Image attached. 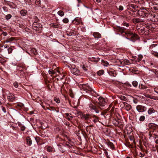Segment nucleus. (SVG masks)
I'll list each match as a JSON object with an SVG mask.
<instances>
[{
	"mask_svg": "<svg viewBox=\"0 0 158 158\" xmlns=\"http://www.w3.org/2000/svg\"><path fill=\"white\" fill-rule=\"evenodd\" d=\"M157 46V44H152L150 46L151 48H154L156 46Z\"/></svg>",
	"mask_w": 158,
	"mask_h": 158,
	"instance_id": "obj_55",
	"label": "nucleus"
},
{
	"mask_svg": "<svg viewBox=\"0 0 158 158\" xmlns=\"http://www.w3.org/2000/svg\"><path fill=\"white\" fill-rule=\"evenodd\" d=\"M53 149L52 148L51 146H48L47 148V151L49 152H52L53 151Z\"/></svg>",
	"mask_w": 158,
	"mask_h": 158,
	"instance_id": "obj_33",
	"label": "nucleus"
},
{
	"mask_svg": "<svg viewBox=\"0 0 158 158\" xmlns=\"http://www.w3.org/2000/svg\"><path fill=\"white\" fill-rule=\"evenodd\" d=\"M155 112V110L152 108H150L148 110V114H149L154 113Z\"/></svg>",
	"mask_w": 158,
	"mask_h": 158,
	"instance_id": "obj_23",
	"label": "nucleus"
},
{
	"mask_svg": "<svg viewBox=\"0 0 158 158\" xmlns=\"http://www.w3.org/2000/svg\"><path fill=\"white\" fill-rule=\"evenodd\" d=\"M145 27H144L143 28H142L141 29V31L142 32H143V33H145V32H146V33H145V34H146L148 32L147 31H148V29H147V28L146 27V26Z\"/></svg>",
	"mask_w": 158,
	"mask_h": 158,
	"instance_id": "obj_24",
	"label": "nucleus"
},
{
	"mask_svg": "<svg viewBox=\"0 0 158 158\" xmlns=\"http://www.w3.org/2000/svg\"><path fill=\"white\" fill-rule=\"evenodd\" d=\"M124 106H125V108L126 110L127 111L130 110L131 108V105L128 104H127L126 102H124Z\"/></svg>",
	"mask_w": 158,
	"mask_h": 158,
	"instance_id": "obj_15",
	"label": "nucleus"
},
{
	"mask_svg": "<svg viewBox=\"0 0 158 158\" xmlns=\"http://www.w3.org/2000/svg\"><path fill=\"white\" fill-rule=\"evenodd\" d=\"M102 64L105 66H107L109 65V63L107 61L104 60H102Z\"/></svg>",
	"mask_w": 158,
	"mask_h": 158,
	"instance_id": "obj_30",
	"label": "nucleus"
},
{
	"mask_svg": "<svg viewBox=\"0 0 158 158\" xmlns=\"http://www.w3.org/2000/svg\"><path fill=\"white\" fill-rule=\"evenodd\" d=\"M146 25V27L147 28V29H148V31L149 30H151V31L152 30L154 29L155 28V25L153 23H147Z\"/></svg>",
	"mask_w": 158,
	"mask_h": 158,
	"instance_id": "obj_8",
	"label": "nucleus"
},
{
	"mask_svg": "<svg viewBox=\"0 0 158 158\" xmlns=\"http://www.w3.org/2000/svg\"><path fill=\"white\" fill-rule=\"evenodd\" d=\"M25 127L24 126H22L20 127V130L22 131H24L25 129Z\"/></svg>",
	"mask_w": 158,
	"mask_h": 158,
	"instance_id": "obj_56",
	"label": "nucleus"
},
{
	"mask_svg": "<svg viewBox=\"0 0 158 158\" xmlns=\"http://www.w3.org/2000/svg\"><path fill=\"white\" fill-rule=\"evenodd\" d=\"M124 26H126L127 27H128L129 26V24L126 23H123Z\"/></svg>",
	"mask_w": 158,
	"mask_h": 158,
	"instance_id": "obj_60",
	"label": "nucleus"
},
{
	"mask_svg": "<svg viewBox=\"0 0 158 158\" xmlns=\"http://www.w3.org/2000/svg\"><path fill=\"white\" fill-rule=\"evenodd\" d=\"M147 98H151V99H155L154 98H152L150 96V95H149V94H146L145 96Z\"/></svg>",
	"mask_w": 158,
	"mask_h": 158,
	"instance_id": "obj_51",
	"label": "nucleus"
},
{
	"mask_svg": "<svg viewBox=\"0 0 158 158\" xmlns=\"http://www.w3.org/2000/svg\"><path fill=\"white\" fill-rule=\"evenodd\" d=\"M143 57V56L142 55H139L138 56V58L137 59L134 60L133 61H134L135 62H139L142 59Z\"/></svg>",
	"mask_w": 158,
	"mask_h": 158,
	"instance_id": "obj_19",
	"label": "nucleus"
},
{
	"mask_svg": "<svg viewBox=\"0 0 158 158\" xmlns=\"http://www.w3.org/2000/svg\"><path fill=\"white\" fill-rule=\"evenodd\" d=\"M136 3H139L142 6L144 3V2L143 0H133Z\"/></svg>",
	"mask_w": 158,
	"mask_h": 158,
	"instance_id": "obj_20",
	"label": "nucleus"
},
{
	"mask_svg": "<svg viewBox=\"0 0 158 158\" xmlns=\"http://www.w3.org/2000/svg\"><path fill=\"white\" fill-rule=\"evenodd\" d=\"M105 151H104V153L105 154L106 156H107L108 155V153L107 152V151H106V150H104Z\"/></svg>",
	"mask_w": 158,
	"mask_h": 158,
	"instance_id": "obj_62",
	"label": "nucleus"
},
{
	"mask_svg": "<svg viewBox=\"0 0 158 158\" xmlns=\"http://www.w3.org/2000/svg\"><path fill=\"white\" fill-rule=\"evenodd\" d=\"M152 53V54L154 56H155L158 57V53L153 52Z\"/></svg>",
	"mask_w": 158,
	"mask_h": 158,
	"instance_id": "obj_45",
	"label": "nucleus"
},
{
	"mask_svg": "<svg viewBox=\"0 0 158 158\" xmlns=\"http://www.w3.org/2000/svg\"><path fill=\"white\" fill-rule=\"evenodd\" d=\"M14 86L16 87L17 88L18 87V83L17 82H15L14 83Z\"/></svg>",
	"mask_w": 158,
	"mask_h": 158,
	"instance_id": "obj_44",
	"label": "nucleus"
},
{
	"mask_svg": "<svg viewBox=\"0 0 158 158\" xmlns=\"http://www.w3.org/2000/svg\"><path fill=\"white\" fill-rule=\"evenodd\" d=\"M120 98L123 100H124L126 101L127 100V98L124 96H121L120 97Z\"/></svg>",
	"mask_w": 158,
	"mask_h": 158,
	"instance_id": "obj_37",
	"label": "nucleus"
},
{
	"mask_svg": "<svg viewBox=\"0 0 158 158\" xmlns=\"http://www.w3.org/2000/svg\"><path fill=\"white\" fill-rule=\"evenodd\" d=\"M94 117H95V118L94 119V120H93V121L94 123H97L98 122V117L96 116H95V115H94Z\"/></svg>",
	"mask_w": 158,
	"mask_h": 158,
	"instance_id": "obj_38",
	"label": "nucleus"
},
{
	"mask_svg": "<svg viewBox=\"0 0 158 158\" xmlns=\"http://www.w3.org/2000/svg\"><path fill=\"white\" fill-rule=\"evenodd\" d=\"M145 119V117L144 116H141L139 118V120L140 121H143Z\"/></svg>",
	"mask_w": 158,
	"mask_h": 158,
	"instance_id": "obj_39",
	"label": "nucleus"
},
{
	"mask_svg": "<svg viewBox=\"0 0 158 158\" xmlns=\"http://www.w3.org/2000/svg\"><path fill=\"white\" fill-rule=\"evenodd\" d=\"M69 19L67 18H65L63 20V22L65 23H68L69 22Z\"/></svg>",
	"mask_w": 158,
	"mask_h": 158,
	"instance_id": "obj_41",
	"label": "nucleus"
},
{
	"mask_svg": "<svg viewBox=\"0 0 158 158\" xmlns=\"http://www.w3.org/2000/svg\"><path fill=\"white\" fill-rule=\"evenodd\" d=\"M148 127L152 130L154 131V130L156 129L157 125L154 123H150L148 125Z\"/></svg>",
	"mask_w": 158,
	"mask_h": 158,
	"instance_id": "obj_14",
	"label": "nucleus"
},
{
	"mask_svg": "<svg viewBox=\"0 0 158 158\" xmlns=\"http://www.w3.org/2000/svg\"><path fill=\"white\" fill-rule=\"evenodd\" d=\"M35 5L37 7H40L41 6L40 0H36L35 2Z\"/></svg>",
	"mask_w": 158,
	"mask_h": 158,
	"instance_id": "obj_27",
	"label": "nucleus"
},
{
	"mask_svg": "<svg viewBox=\"0 0 158 158\" xmlns=\"http://www.w3.org/2000/svg\"><path fill=\"white\" fill-rule=\"evenodd\" d=\"M139 88L140 89H146L147 88V87L144 85L142 84H140L139 86Z\"/></svg>",
	"mask_w": 158,
	"mask_h": 158,
	"instance_id": "obj_28",
	"label": "nucleus"
},
{
	"mask_svg": "<svg viewBox=\"0 0 158 158\" xmlns=\"http://www.w3.org/2000/svg\"><path fill=\"white\" fill-rule=\"evenodd\" d=\"M91 115L90 114H82L81 116V118L85 120H88L89 118H91Z\"/></svg>",
	"mask_w": 158,
	"mask_h": 158,
	"instance_id": "obj_9",
	"label": "nucleus"
},
{
	"mask_svg": "<svg viewBox=\"0 0 158 158\" xmlns=\"http://www.w3.org/2000/svg\"><path fill=\"white\" fill-rule=\"evenodd\" d=\"M82 68L83 70H84L85 71H87V69L86 68V67H85V65H83L82 66Z\"/></svg>",
	"mask_w": 158,
	"mask_h": 158,
	"instance_id": "obj_46",
	"label": "nucleus"
},
{
	"mask_svg": "<svg viewBox=\"0 0 158 158\" xmlns=\"http://www.w3.org/2000/svg\"><path fill=\"white\" fill-rule=\"evenodd\" d=\"M20 14L22 16H25L27 13V11L25 10H22L20 11Z\"/></svg>",
	"mask_w": 158,
	"mask_h": 158,
	"instance_id": "obj_22",
	"label": "nucleus"
},
{
	"mask_svg": "<svg viewBox=\"0 0 158 158\" xmlns=\"http://www.w3.org/2000/svg\"><path fill=\"white\" fill-rule=\"evenodd\" d=\"M13 49L11 48H9L8 49V51L9 53H10L12 52Z\"/></svg>",
	"mask_w": 158,
	"mask_h": 158,
	"instance_id": "obj_50",
	"label": "nucleus"
},
{
	"mask_svg": "<svg viewBox=\"0 0 158 158\" xmlns=\"http://www.w3.org/2000/svg\"><path fill=\"white\" fill-rule=\"evenodd\" d=\"M118 9L120 10H123V7L122 6H120L118 7Z\"/></svg>",
	"mask_w": 158,
	"mask_h": 158,
	"instance_id": "obj_52",
	"label": "nucleus"
},
{
	"mask_svg": "<svg viewBox=\"0 0 158 158\" xmlns=\"http://www.w3.org/2000/svg\"><path fill=\"white\" fill-rule=\"evenodd\" d=\"M154 131L153 130H151L149 131L148 133V135L149 136V139H151L152 137H154V136H156L155 138L156 139L157 135H156L154 133Z\"/></svg>",
	"mask_w": 158,
	"mask_h": 158,
	"instance_id": "obj_10",
	"label": "nucleus"
},
{
	"mask_svg": "<svg viewBox=\"0 0 158 158\" xmlns=\"http://www.w3.org/2000/svg\"><path fill=\"white\" fill-rule=\"evenodd\" d=\"M15 39V38L14 37H11L10 38H9L6 40V43H8V42H10L12 41L13 40H14Z\"/></svg>",
	"mask_w": 158,
	"mask_h": 158,
	"instance_id": "obj_31",
	"label": "nucleus"
},
{
	"mask_svg": "<svg viewBox=\"0 0 158 158\" xmlns=\"http://www.w3.org/2000/svg\"><path fill=\"white\" fill-rule=\"evenodd\" d=\"M145 155L144 153H142L141 152H140L138 155L141 157H143Z\"/></svg>",
	"mask_w": 158,
	"mask_h": 158,
	"instance_id": "obj_48",
	"label": "nucleus"
},
{
	"mask_svg": "<svg viewBox=\"0 0 158 158\" xmlns=\"http://www.w3.org/2000/svg\"><path fill=\"white\" fill-rule=\"evenodd\" d=\"M54 100L57 103H59L60 102V101L59 98H54Z\"/></svg>",
	"mask_w": 158,
	"mask_h": 158,
	"instance_id": "obj_42",
	"label": "nucleus"
},
{
	"mask_svg": "<svg viewBox=\"0 0 158 158\" xmlns=\"http://www.w3.org/2000/svg\"><path fill=\"white\" fill-rule=\"evenodd\" d=\"M151 19H153V18H156V19H157L158 18H157L156 16L154 14H152L151 15Z\"/></svg>",
	"mask_w": 158,
	"mask_h": 158,
	"instance_id": "obj_43",
	"label": "nucleus"
},
{
	"mask_svg": "<svg viewBox=\"0 0 158 158\" xmlns=\"http://www.w3.org/2000/svg\"><path fill=\"white\" fill-rule=\"evenodd\" d=\"M57 14L59 15L61 17L63 16L64 15L63 11L61 10L57 12Z\"/></svg>",
	"mask_w": 158,
	"mask_h": 158,
	"instance_id": "obj_32",
	"label": "nucleus"
},
{
	"mask_svg": "<svg viewBox=\"0 0 158 158\" xmlns=\"http://www.w3.org/2000/svg\"><path fill=\"white\" fill-rule=\"evenodd\" d=\"M134 21L136 23H139L141 22L142 21L141 19H139V18H136L135 19Z\"/></svg>",
	"mask_w": 158,
	"mask_h": 158,
	"instance_id": "obj_36",
	"label": "nucleus"
},
{
	"mask_svg": "<svg viewBox=\"0 0 158 158\" xmlns=\"http://www.w3.org/2000/svg\"><path fill=\"white\" fill-rule=\"evenodd\" d=\"M137 14L140 17H145L148 15L149 12L147 10L142 8L138 10L137 12Z\"/></svg>",
	"mask_w": 158,
	"mask_h": 158,
	"instance_id": "obj_1",
	"label": "nucleus"
},
{
	"mask_svg": "<svg viewBox=\"0 0 158 158\" xmlns=\"http://www.w3.org/2000/svg\"><path fill=\"white\" fill-rule=\"evenodd\" d=\"M2 110L3 111V112L5 113H6V109L3 106H2Z\"/></svg>",
	"mask_w": 158,
	"mask_h": 158,
	"instance_id": "obj_54",
	"label": "nucleus"
},
{
	"mask_svg": "<svg viewBox=\"0 0 158 158\" xmlns=\"http://www.w3.org/2000/svg\"><path fill=\"white\" fill-rule=\"evenodd\" d=\"M12 17V15L10 14H8L6 16L5 18L6 20H9Z\"/></svg>",
	"mask_w": 158,
	"mask_h": 158,
	"instance_id": "obj_35",
	"label": "nucleus"
},
{
	"mask_svg": "<svg viewBox=\"0 0 158 158\" xmlns=\"http://www.w3.org/2000/svg\"><path fill=\"white\" fill-rule=\"evenodd\" d=\"M32 27L38 33H41L42 30V25L40 23L34 22L32 24Z\"/></svg>",
	"mask_w": 158,
	"mask_h": 158,
	"instance_id": "obj_2",
	"label": "nucleus"
},
{
	"mask_svg": "<svg viewBox=\"0 0 158 158\" xmlns=\"http://www.w3.org/2000/svg\"><path fill=\"white\" fill-rule=\"evenodd\" d=\"M30 51L32 53L35 55H36L37 54V51L36 49L33 48L31 49Z\"/></svg>",
	"mask_w": 158,
	"mask_h": 158,
	"instance_id": "obj_25",
	"label": "nucleus"
},
{
	"mask_svg": "<svg viewBox=\"0 0 158 158\" xmlns=\"http://www.w3.org/2000/svg\"><path fill=\"white\" fill-rule=\"evenodd\" d=\"M53 72H54V71L52 70H49L48 71V73H49V74H53Z\"/></svg>",
	"mask_w": 158,
	"mask_h": 158,
	"instance_id": "obj_58",
	"label": "nucleus"
},
{
	"mask_svg": "<svg viewBox=\"0 0 158 158\" xmlns=\"http://www.w3.org/2000/svg\"><path fill=\"white\" fill-rule=\"evenodd\" d=\"M125 33L127 35L128 37H131V38H134L136 35L135 34H134L129 31L125 32Z\"/></svg>",
	"mask_w": 158,
	"mask_h": 158,
	"instance_id": "obj_12",
	"label": "nucleus"
},
{
	"mask_svg": "<svg viewBox=\"0 0 158 158\" xmlns=\"http://www.w3.org/2000/svg\"><path fill=\"white\" fill-rule=\"evenodd\" d=\"M154 73H155V74H156V75L157 76V77H158V71H155L154 72Z\"/></svg>",
	"mask_w": 158,
	"mask_h": 158,
	"instance_id": "obj_61",
	"label": "nucleus"
},
{
	"mask_svg": "<svg viewBox=\"0 0 158 158\" xmlns=\"http://www.w3.org/2000/svg\"><path fill=\"white\" fill-rule=\"evenodd\" d=\"M70 70L71 72L73 74L78 75L80 74L79 70L75 67H71L70 68Z\"/></svg>",
	"mask_w": 158,
	"mask_h": 158,
	"instance_id": "obj_6",
	"label": "nucleus"
},
{
	"mask_svg": "<svg viewBox=\"0 0 158 158\" xmlns=\"http://www.w3.org/2000/svg\"><path fill=\"white\" fill-rule=\"evenodd\" d=\"M132 84L134 87H136L138 85V82L137 81H135L132 82Z\"/></svg>",
	"mask_w": 158,
	"mask_h": 158,
	"instance_id": "obj_34",
	"label": "nucleus"
},
{
	"mask_svg": "<svg viewBox=\"0 0 158 158\" xmlns=\"http://www.w3.org/2000/svg\"><path fill=\"white\" fill-rule=\"evenodd\" d=\"M2 34L4 36H6L7 35V33L6 32H3V33H2Z\"/></svg>",
	"mask_w": 158,
	"mask_h": 158,
	"instance_id": "obj_64",
	"label": "nucleus"
},
{
	"mask_svg": "<svg viewBox=\"0 0 158 158\" xmlns=\"http://www.w3.org/2000/svg\"><path fill=\"white\" fill-rule=\"evenodd\" d=\"M128 60H126V61L124 62V63H123V64L125 65H127L128 64Z\"/></svg>",
	"mask_w": 158,
	"mask_h": 158,
	"instance_id": "obj_59",
	"label": "nucleus"
},
{
	"mask_svg": "<svg viewBox=\"0 0 158 158\" xmlns=\"http://www.w3.org/2000/svg\"><path fill=\"white\" fill-rule=\"evenodd\" d=\"M107 144L111 149H114V147L112 143L109 141L107 142Z\"/></svg>",
	"mask_w": 158,
	"mask_h": 158,
	"instance_id": "obj_18",
	"label": "nucleus"
},
{
	"mask_svg": "<svg viewBox=\"0 0 158 158\" xmlns=\"http://www.w3.org/2000/svg\"><path fill=\"white\" fill-rule=\"evenodd\" d=\"M82 87L84 90H87L90 91H92L93 90L92 89L86 84L83 85H82Z\"/></svg>",
	"mask_w": 158,
	"mask_h": 158,
	"instance_id": "obj_11",
	"label": "nucleus"
},
{
	"mask_svg": "<svg viewBox=\"0 0 158 158\" xmlns=\"http://www.w3.org/2000/svg\"><path fill=\"white\" fill-rule=\"evenodd\" d=\"M3 10L5 12H6L8 11L7 8L6 6H3L2 7Z\"/></svg>",
	"mask_w": 158,
	"mask_h": 158,
	"instance_id": "obj_53",
	"label": "nucleus"
},
{
	"mask_svg": "<svg viewBox=\"0 0 158 158\" xmlns=\"http://www.w3.org/2000/svg\"><path fill=\"white\" fill-rule=\"evenodd\" d=\"M59 149L62 153H64L65 152V150L61 147L59 148Z\"/></svg>",
	"mask_w": 158,
	"mask_h": 158,
	"instance_id": "obj_49",
	"label": "nucleus"
},
{
	"mask_svg": "<svg viewBox=\"0 0 158 158\" xmlns=\"http://www.w3.org/2000/svg\"><path fill=\"white\" fill-rule=\"evenodd\" d=\"M50 26L53 28H57L59 27L58 24L56 23H52L50 24Z\"/></svg>",
	"mask_w": 158,
	"mask_h": 158,
	"instance_id": "obj_26",
	"label": "nucleus"
},
{
	"mask_svg": "<svg viewBox=\"0 0 158 158\" xmlns=\"http://www.w3.org/2000/svg\"><path fill=\"white\" fill-rule=\"evenodd\" d=\"M109 75L113 77H115L116 76V74L114 73V71H110L108 72Z\"/></svg>",
	"mask_w": 158,
	"mask_h": 158,
	"instance_id": "obj_29",
	"label": "nucleus"
},
{
	"mask_svg": "<svg viewBox=\"0 0 158 158\" xmlns=\"http://www.w3.org/2000/svg\"><path fill=\"white\" fill-rule=\"evenodd\" d=\"M7 99L10 101H13L15 99V98L14 95L9 94L7 96Z\"/></svg>",
	"mask_w": 158,
	"mask_h": 158,
	"instance_id": "obj_13",
	"label": "nucleus"
},
{
	"mask_svg": "<svg viewBox=\"0 0 158 158\" xmlns=\"http://www.w3.org/2000/svg\"><path fill=\"white\" fill-rule=\"evenodd\" d=\"M73 118V117L71 116H70L66 118L69 121L71 120Z\"/></svg>",
	"mask_w": 158,
	"mask_h": 158,
	"instance_id": "obj_47",
	"label": "nucleus"
},
{
	"mask_svg": "<svg viewBox=\"0 0 158 158\" xmlns=\"http://www.w3.org/2000/svg\"><path fill=\"white\" fill-rule=\"evenodd\" d=\"M26 141L27 143L29 146H30L32 144V140L30 137L28 136L26 138Z\"/></svg>",
	"mask_w": 158,
	"mask_h": 158,
	"instance_id": "obj_21",
	"label": "nucleus"
},
{
	"mask_svg": "<svg viewBox=\"0 0 158 158\" xmlns=\"http://www.w3.org/2000/svg\"><path fill=\"white\" fill-rule=\"evenodd\" d=\"M81 22V19L80 18H76L73 21V23L76 24H79Z\"/></svg>",
	"mask_w": 158,
	"mask_h": 158,
	"instance_id": "obj_16",
	"label": "nucleus"
},
{
	"mask_svg": "<svg viewBox=\"0 0 158 158\" xmlns=\"http://www.w3.org/2000/svg\"><path fill=\"white\" fill-rule=\"evenodd\" d=\"M98 100L99 102H98V104L97 105V106L98 107V108L102 110L104 109L103 107L105 106V100L102 97L99 98Z\"/></svg>",
	"mask_w": 158,
	"mask_h": 158,
	"instance_id": "obj_3",
	"label": "nucleus"
},
{
	"mask_svg": "<svg viewBox=\"0 0 158 158\" xmlns=\"http://www.w3.org/2000/svg\"><path fill=\"white\" fill-rule=\"evenodd\" d=\"M127 9L134 12L137 11V9L139 8V6L133 4H129L127 5Z\"/></svg>",
	"mask_w": 158,
	"mask_h": 158,
	"instance_id": "obj_4",
	"label": "nucleus"
},
{
	"mask_svg": "<svg viewBox=\"0 0 158 158\" xmlns=\"http://www.w3.org/2000/svg\"><path fill=\"white\" fill-rule=\"evenodd\" d=\"M133 102L135 104H137L138 103V101L136 100H133Z\"/></svg>",
	"mask_w": 158,
	"mask_h": 158,
	"instance_id": "obj_63",
	"label": "nucleus"
},
{
	"mask_svg": "<svg viewBox=\"0 0 158 158\" xmlns=\"http://www.w3.org/2000/svg\"><path fill=\"white\" fill-rule=\"evenodd\" d=\"M136 109L139 112H143L146 111L147 108L141 105H138L136 106Z\"/></svg>",
	"mask_w": 158,
	"mask_h": 158,
	"instance_id": "obj_7",
	"label": "nucleus"
},
{
	"mask_svg": "<svg viewBox=\"0 0 158 158\" xmlns=\"http://www.w3.org/2000/svg\"><path fill=\"white\" fill-rule=\"evenodd\" d=\"M154 91L156 93L158 94V88H156L154 89Z\"/></svg>",
	"mask_w": 158,
	"mask_h": 158,
	"instance_id": "obj_57",
	"label": "nucleus"
},
{
	"mask_svg": "<svg viewBox=\"0 0 158 158\" xmlns=\"http://www.w3.org/2000/svg\"><path fill=\"white\" fill-rule=\"evenodd\" d=\"M88 105L89 109L90 110H94L97 113H99V110L98 109V107L97 106V105L96 106L95 105H94L92 103H90Z\"/></svg>",
	"mask_w": 158,
	"mask_h": 158,
	"instance_id": "obj_5",
	"label": "nucleus"
},
{
	"mask_svg": "<svg viewBox=\"0 0 158 158\" xmlns=\"http://www.w3.org/2000/svg\"><path fill=\"white\" fill-rule=\"evenodd\" d=\"M93 35L95 38L97 39L100 38L101 37V34L98 32H94Z\"/></svg>",
	"mask_w": 158,
	"mask_h": 158,
	"instance_id": "obj_17",
	"label": "nucleus"
},
{
	"mask_svg": "<svg viewBox=\"0 0 158 158\" xmlns=\"http://www.w3.org/2000/svg\"><path fill=\"white\" fill-rule=\"evenodd\" d=\"M103 73H104L103 70H100V71H98V72H97V74L98 75L100 76L101 75L103 74Z\"/></svg>",
	"mask_w": 158,
	"mask_h": 158,
	"instance_id": "obj_40",
	"label": "nucleus"
}]
</instances>
